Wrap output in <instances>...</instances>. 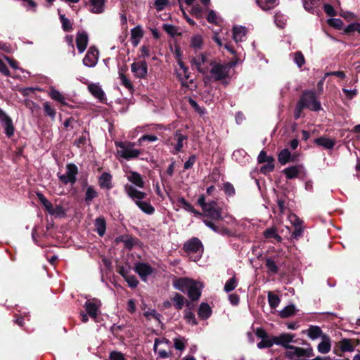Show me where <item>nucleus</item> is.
<instances>
[{
    "instance_id": "f257e3e1",
    "label": "nucleus",
    "mask_w": 360,
    "mask_h": 360,
    "mask_svg": "<svg viewBox=\"0 0 360 360\" xmlns=\"http://www.w3.org/2000/svg\"><path fill=\"white\" fill-rule=\"evenodd\" d=\"M173 287L183 293H187L193 302L199 300L203 285L202 283L188 277L175 278L172 282Z\"/></svg>"
},
{
    "instance_id": "f03ea898",
    "label": "nucleus",
    "mask_w": 360,
    "mask_h": 360,
    "mask_svg": "<svg viewBox=\"0 0 360 360\" xmlns=\"http://www.w3.org/2000/svg\"><path fill=\"white\" fill-rule=\"evenodd\" d=\"M198 205L203 211L202 216L214 221L223 220V209L216 200L206 202L205 195H201L198 200Z\"/></svg>"
},
{
    "instance_id": "7ed1b4c3",
    "label": "nucleus",
    "mask_w": 360,
    "mask_h": 360,
    "mask_svg": "<svg viewBox=\"0 0 360 360\" xmlns=\"http://www.w3.org/2000/svg\"><path fill=\"white\" fill-rule=\"evenodd\" d=\"M136 143L130 141H117V154L127 160L134 159L141 154V150L135 149Z\"/></svg>"
},
{
    "instance_id": "20e7f679",
    "label": "nucleus",
    "mask_w": 360,
    "mask_h": 360,
    "mask_svg": "<svg viewBox=\"0 0 360 360\" xmlns=\"http://www.w3.org/2000/svg\"><path fill=\"white\" fill-rule=\"evenodd\" d=\"M297 102L304 108L311 111L318 112L321 110V103L317 100L315 92L313 91H304Z\"/></svg>"
},
{
    "instance_id": "39448f33",
    "label": "nucleus",
    "mask_w": 360,
    "mask_h": 360,
    "mask_svg": "<svg viewBox=\"0 0 360 360\" xmlns=\"http://www.w3.org/2000/svg\"><path fill=\"white\" fill-rule=\"evenodd\" d=\"M183 250L188 255L197 254L196 258L199 259L203 253L204 248L198 238L193 237L184 243Z\"/></svg>"
},
{
    "instance_id": "423d86ee",
    "label": "nucleus",
    "mask_w": 360,
    "mask_h": 360,
    "mask_svg": "<svg viewBox=\"0 0 360 360\" xmlns=\"http://www.w3.org/2000/svg\"><path fill=\"white\" fill-rule=\"evenodd\" d=\"M78 174V167L74 163L66 165V172L63 174H58L59 180L65 185L71 184H75L77 181V175Z\"/></svg>"
},
{
    "instance_id": "0eeeda50",
    "label": "nucleus",
    "mask_w": 360,
    "mask_h": 360,
    "mask_svg": "<svg viewBox=\"0 0 360 360\" xmlns=\"http://www.w3.org/2000/svg\"><path fill=\"white\" fill-rule=\"evenodd\" d=\"M101 301L94 298L88 300L84 303V307L86 314L93 319H96L98 316L99 309L101 307Z\"/></svg>"
},
{
    "instance_id": "6e6552de",
    "label": "nucleus",
    "mask_w": 360,
    "mask_h": 360,
    "mask_svg": "<svg viewBox=\"0 0 360 360\" xmlns=\"http://www.w3.org/2000/svg\"><path fill=\"white\" fill-rule=\"evenodd\" d=\"M295 335L292 333H283L278 336H274V342L277 345H281L283 347L290 349L293 348V345H290V342H296L294 340Z\"/></svg>"
},
{
    "instance_id": "1a4fd4ad",
    "label": "nucleus",
    "mask_w": 360,
    "mask_h": 360,
    "mask_svg": "<svg viewBox=\"0 0 360 360\" xmlns=\"http://www.w3.org/2000/svg\"><path fill=\"white\" fill-rule=\"evenodd\" d=\"M131 70L136 77L144 79L148 75V64L145 60L134 62L131 65Z\"/></svg>"
},
{
    "instance_id": "9d476101",
    "label": "nucleus",
    "mask_w": 360,
    "mask_h": 360,
    "mask_svg": "<svg viewBox=\"0 0 360 360\" xmlns=\"http://www.w3.org/2000/svg\"><path fill=\"white\" fill-rule=\"evenodd\" d=\"M134 271L142 281H146L148 276L153 273L154 269L148 263L137 262L135 264Z\"/></svg>"
},
{
    "instance_id": "9b49d317",
    "label": "nucleus",
    "mask_w": 360,
    "mask_h": 360,
    "mask_svg": "<svg viewBox=\"0 0 360 360\" xmlns=\"http://www.w3.org/2000/svg\"><path fill=\"white\" fill-rule=\"evenodd\" d=\"M98 60V50L95 46H91L83 59V64L87 67H94Z\"/></svg>"
},
{
    "instance_id": "f8f14e48",
    "label": "nucleus",
    "mask_w": 360,
    "mask_h": 360,
    "mask_svg": "<svg viewBox=\"0 0 360 360\" xmlns=\"http://www.w3.org/2000/svg\"><path fill=\"white\" fill-rule=\"evenodd\" d=\"M89 91L98 101L104 104H107V98L105 92L98 84L91 83L88 85Z\"/></svg>"
},
{
    "instance_id": "ddd939ff",
    "label": "nucleus",
    "mask_w": 360,
    "mask_h": 360,
    "mask_svg": "<svg viewBox=\"0 0 360 360\" xmlns=\"http://www.w3.org/2000/svg\"><path fill=\"white\" fill-rule=\"evenodd\" d=\"M0 122L4 124L5 134L8 137L14 134L15 128L11 118L6 112L0 109Z\"/></svg>"
},
{
    "instance_id": "4468645a",
    "label": "nucleus",
    "mask_w": 360,
    "mask_h": 360,
    "mask_svg": "<svg viewBox=\"0 0 360 360\" xmlns=\"http://www.w3.org/2000/svg\"><path fill=\"white\" fill-rule=\"evenodd\" d=\"M124 190L127 195L131 198L134 202L135 200H141L146 197V193L137 190L134 186L130 184H125Z\"/></svg>"
},
{
    "instance_id": "2eb2a0df",
    "label": "nucleus",
    "mask_w": 360,
    "mask_h": 360,
    "mask_svg": "<svg viewBox=\"0 0 360 360\" xmlns=\"http://www.w3.org/2000/svg\"><path fill=\"white\" fill-rule=\"evenodd\" d=\"M211 65H212V67L210 73L214 76L216 81L222 80L227 77V70L224 65L213 63H211Z\"/></svg>"
},
{
    "instance_id": "dca6fc26",
    "label": "nucleus",
    "mask_w": 360,
    "mask_h": 360,
    "mask_svg": "<svg viewBox=\"0 0 360 360\" xmlns=\"http://www.w3.org/2000/svg\"><path fill=\"white\" fill-rule=\"evenodd\" d=\"M341 352H353L354 350V346L352 342L351 339L344 338L337 343V345L334 347V353L340 355L338 351Z\"/></svg>"
},
{
    "instance_id": "f3484780",
    "label": "nucleus",
    "mask_w": 360,
    "mask_h": 360,
    "mask_svg": "<svg viewBox=\"0 0 360 360\" xmlns=\"http://www.w3.org/2000/svg\"><path fill=\"white\" fill-rule=\"evenodd\" d=\"M89 37L86 32H78L76 36V45L79 53H83L87 47Z\"/></svg>"
},
{
    "instance_id": "a211bd4d",
    "label": "nucleus",
    "mask_w": 360,
    "mask_h": 360,
    "mask_svg": "<svg viewBox=\"0 0 360 360\" xmlns=\"http://www.w3.org/2000/svg\"><path fill=\"white\" fill-rule=\"evenodd\" d=\"M127 179L138 188H143L145 186V182L142 176L137 172L129 171L128 172Z\"/></svg>"
},
{
    "instance_id": "6ab92c4d",
    "label": "nucleus",
    "mask_w": 360,
    "mask_h": 360,
    "mask_svg": "<svg viewBox=\"0 0 360 360\" xmlns=\"http://www.w3.org/2000/svg\"><path fill=\"white\" fill-rule=\"evenodd\" d=\"M112 176L110 173L103 172L98 178V184L101 188L110 190L113 185L112 184Z\"/></svg>"
},
{
    "instance_id": "aec40b11",
    "label": "nucleus",
    "mask_w": 360,
    "mask_h": 360,
    "mask_svg": "<svg viewBox=\"0 0 360 360\" xmlns=\"http://www.w3.org/2000/svg\"><path fill=\"white\" fill-rule=\"evenodd\" d=\"M143 37V30L141 25H137L131 30V39L134 46H137Z\"/></svg>"
},
{
    "instance_id": "412c9836",
    "label": "nucleus",
    "mask_w": 360,
    "mask_h": 360,
    "mask_svg": "<svg viewBox=\"0 0 360 360\" xmlns=\"http://www.w3.org/2000/svg\"><path fill=\"white\" fill-rule=\"evenodd\" d=\"M212 308L207 303L202 302L200 304L198 311V315L199 318L202 320H206L210 318L212 315Z\"/></svg>"
},
{
    "instance_id": "4be33fe9",
    "label": "nucleus",
    "mask_w": 360,
    "mask_h": 360,
    "mask_svg": "<svg viewBox=\"0 0 360 360\" xmlns=\"http://www.w3.org/2000/svg\"><path fill=\"white\" fill-rule=\"evenodd\" d=\"M317 349L321 354H327L330 351V339L327 335H322V341L318 345Z\"/></svg>"
},
{
    "instance_id": "5701e85b",
    "label": "nucleus",
    "mask_w": 360,
    "mask_h": 360,
    "mask_svg": "<svg viewBox=\"0 0 360 360\" xmlns=\"http://www.w3.org/2000/svg\"><path fill=\"white\" fill-rule=\"evenodd\" d=\"M314 143L320 146H323L326 149H332L335 145V141L328 139L324 136L318 137L314 139Z\"/></svg>"
},
{
    "instance_id": "b1692460",
    "label": "nucleus",
    "mask_w": 360,
    "mask_h": 360,
    "mask_svg": "<svg viewBox=\"0 0 360 360\" xmlns=\"http://www.w3.org/2000/svg\"><path fill=\"white\" fill-rule=\"evenodd\" d=\"M247 30L243 26H234L233 27V39L236 42L242 41L246 36Z\"/></svg>"
},
{
    "instance_id": "393cba45",
    "label": "nucleus",
    "mask_w": 360,
    "mask_h": 360,
    "mask_svg": "<svg viewBox=\"0 0 360 360\" xmlns=\"http://www.w3.org/2000/svg\"><path fill=\"white\" fill-rule=\"evenodd\" d=\"M300 165H294L285 168L283 173L285 175L287 179L297 178L300 172Z\"/></svg>"
},
{
    "instance_id": "a878e982",
    "label": "nucleus",
    "mask_w": 360,
    "mask_h": 360,
    "mask_svg": "<svg viewBox=\"0 0 360 360\" xmlns=\"http://www.w3.org/2000/svg\"><path fill=\"white\" fill-rule=\"evenodd\" d=\"M292 154L288 148L281 150L278 154V160L281 165H285L294 160L290 159Z\"/></svg>"
},
{
    "instance_id": "bb28decb",
    "label": "nucleus",
    "mask_w": 360,
    "mask_h": 360,
    "mask_svg": "<svg viewBox=\"0 0 360 360\" xmlns=\"http://www.w3.org/2000/svg\"><path fill=\"white\" fill-rule=\"evenodd\" d=\"M206 56L202 53L198 56V58H193V63L195 65L198 70L200 72L205 74L208 71L207 67H202V65L206 62Z\"/></svg>"
},
{
    "instance_id": "cd10ccee",
    "label": "nucleus",
    "mask_w": 360,
    "mask_h": 360,
    "mask_svg": "<svg viewBox=\"0 0 360 360\" xmlns=\"http://www.w3.org/2000/svg\"><path fill=\"white\" fill-rule=\"evenodd\" d=\"M178 202L181 207L186 211L193 213L195 216H202V213L196 210L193 206L188 202L184 197L179 198L177 200Z\"/></svg>"
},
{
    "instance_id": "c85d7f7f",
    "label": "nucleus",
    "mask_w": 360,
    "mask_h": 360,
    "mask_svg": "<svg viewBox=\"0 0 360 360\" xmlns=\"http://www.w3.org/2000/svg\"><path fill=\"white\" fill-rule=\"evenodd\" d=\"M94 226L96 231L100 236H103L106 230V221L104 217H98L95 220Z\"/></svg>"
},
{
    "instance_id": "c756f323",
    "label": "nucleus",
    "mask_w": 360,
    "mask_h": 360,
    "mask_svg": "<svg viewBox=\"0 0 360 360\" xmlns=\"http://www.w3.org/2000/svg\"><path fill=\"white\" fill-rule=\"evenodd\" d=\"M174 139L176 141V145L174 148L176 152L181 151L184 146L183 142L187 140L188 136L186 135L182 134L181 130H176L174 133Z\"/></svg>"
},
{
    "instance_id": "7c9ffc66",
    "label": "nucleus",
    "mask_w": 360,
    "mask_h": 360,
    "mask_svg": "<svg viewBox=\"0 0 360 360\" xmlns=\"http://www.w3.org/2000/svg\"><path fill=\"white\" fill-rule=\"evenodd\" d=\"M135 204L147 214H153L155 212V208L150 202L135 200Z\"/></svg>"
},
{
    "instance_id": "2f4dec72",
    "label": "nucleus",
    "mask_w": 360,
    "mask_h": 360,
    "mask_svg": "<svg viewBox=\"0 0 360 360\" xmlns=\"http://www.w3.org/2000/svg\"><path fill=\"white\" fill-rule=\"evenodd\" d=\"M265 266L267 269V272L270 274H277L279 271L278 266L276 262L271 258L267 257L265 259Z\"/></svg>"
},
{
    "instance_id": "473e14b6",
    "label": "nucleus",
    "mask_w": 360,
    "mask_h": 360,
    "mask_svg": "<svg viewBox=\"0 0 360 360\" xmlns=\"http://www.w3.org/2000/svg\"><path fill=\"white\" fill-rule=\"evenodd\" d=\"M171 300L176 310L179 311L183 309L185 304V297L181 294L175 292Z\"/></svg>"
},
{
    "instance_id": "72a5a7b5",
    "label": "nucleus",
    "mask_w": 360,
    "mask_h": 360,
    "mask_svg": "<svg viewBox=\"0 0 360 360\" xmlns=\"http://www.w3.org/2000/svg\"><path fill=\"white\" fill-rule=\"evenodd\" d=\"M278 0H256L257 5L263 10L268 11L278 5Z\"/></svg>"
},
{
    "instance_id": "f704fd0d",
    "label": "nucleus",
    "mask_w": 360,
    "mask_h": 360,
    "mask_svg": "<svg viewBox=\"0 0 360 360\" xmlns=\"http://www.w3.org/2000/svg\"><path fill=\"white\" fill-rule=\"evenodd\" d=\"M308 336L312 339L315 340L319 337L322 338L323 334L322 330L319 326H310L307 330Z\"/></svg>"
},
{
    "instance_id": "c9c22d12",
    "label": "nucleus",
    "mask_w": 360,
    "mask_h": 360,
    "mask_svg": "<svg viewBox=\"0 0 360 360\" xmlns=\"http://www.w3.org/2000/svg\"><path fill=\"white\" fill-rule=\"evenodd\" d=\"M90 4L93 6L92 13L98 14L104 11L105 0H90Z\"/></svg>"
},
{
    "instance_id": "e433bc0d",
    "label": "nucleus",
    "mask_w": 360,
    "mask_h": 360,
    "mask_svg": "<svg viewBox=\"0 0 360 360\" xmlns=\"http://www.w3.org/2000/svg\"><path fill=\"white\" fill-rule=\"evenodd\" d=\"M98 195V192L91 186L87 187L84 196V201L87 205Z\"/></svg>"
},
{
    "instance_id": "4c0bfd02",
    "label": "nucleus",
    "mask_w": 360,
    "mask_h": 360,
    "mask_svg": "<svg viewBox=\"0 0 360 360\" xmlns=\"http://www.w3.org/2000/svg\"><path fill=\"white\" fill-rule=\"evenodd\" d=\"M238 281L235 276L229 278L224 286V290L226 292H230L233 291L238 285Z\"/></svg>"
},
{
    "instance_id": "58836bf2",
    "label": "nucleus",
    "mask_w": 360,
    "mask_h": 360,
    "mask_svg": "<svg viewBox=\"0 0 360 360\" xmlns=\"http://www.w3.org/2000/svg\"><path fill=\"white\" fill-rule=\"evenodd\" d=\"M296 308L294 304H289L286 306L279 313L281 318H288L295 314Z\"/></svg>"
},
{
    "instance_id": "ea45409f",
    "label": "nucleus",
    "mask_w": 360,
    "mask_h": 360,
    "mask_svg": "<svg viewBox=\"0 0 360 360\" xmlns=\"http://www.w3.org/2000/svg\"><path fill=\"white\" fill-rule=\"evenodd\" d=\"M50 97L60 103L63 105H67V103L65 102V97L63 95L60 94V92L55 89H51L49 92Z\"/></svg>"
},
{
    "instance_id": "a19ab883",
    "label": "nucleus",
    "mask_w": 360,
    "mask_h": 360,
    "mask_svg": "<svg viewBox=\"0 0 360 360\" xmlns=\"http://www.w3.org/2000/svg\"><path fill=\"white\" fill-rule=\"evenodd\" d=\"M274 336H269L262 339L259 342L257 343V347L259 349H265L271 347L275 344Z\"/></svg>"
},
{
    "instance_id": "79ce46f5",
    "label": "nucleus",
    "mask_w": 360,
    "mask_h": 360,
    "mask_svg": "<svg viewBox=\"0 0 360 360\" xmlns=\"http://www.w3.org/2000/svg\"><path fill=\"white\" fill-rule=\"evenodd\" d=\"M37 196L39 202L41 203L44 208L48 212H50L51 209H52L53 205L52 203L44 196V195L41 193H37Z\"/></svg>"
},
{
    "instance_id": "37998d69",
    "label": "nucleus",
    "mask_w": 360,
    "mask_h": 360,
    "mask_svg": "<svg viewBox=\"0 0 360 360\" xmlns=\"http://www.w3.org/2000/svg\"><path fill=\"white\" fill-rule=\"evenodd\" d=\"M269 162H266V165H263L260 168V172L263 174H266L268 173L272 172L275 169L274 165V158H270Z\"/></svg>"
},
{
    "instance_id": "c03bdc74",
    "label": "nucleus",
    "mask_w": 360,
    "mask_h": 360,
    "mask_svg": "<svg viewBox=\"0 0 360 360\" xmlns=\"http://www.w3.org/2000/svg\"><path fill=\"white\" fill-rule=\"evenodd\" d=\"M268 301L271 309H275L279 304L281 300L279 297L272 292H268Z\"/></svg>"
},
{
    "instance_id": "a18cd8bd",
    "label": "nucleus",
    "mask_w": 360,
    "mask_h": 360,
    "mask_svg": "<svg viewBox=\"0 0 360 360\" xmlns=\"http://www.w3.org/2000/svg\"><path fill=\"white\" fill-rule=\"evenodd\" d=\"M44 114L46 116H49L52 120H53L56 117V111L54 108H53L49 102H45L43 104Z\"/></svg>"
},
{
    "instance_id": "49530a36",
    "label": "nucleus",
    "mask_w": 360,
    "mask_h": 360,
    "mask_svg": "<svg viewBox=\"0 0 360 360\" xmlns=\"http://www.w3.org/2000/svg\"><path fill=\"white\" fill-rule=\"evenodd\" d=\"M188 103L193 108V110L198 112L200 115H203L206 113V109L204 107H200L198 103L193 99L191 97H189L188 99Z\"/></svg>"
},
{
    "instance_id": "de8ad7c7",
    "label": "nucleus",
    "mask_w": 360,
    "mask_h": 360,
    "mask_svg": "<svg viewBox=\"0 0 360 360\" xmlns=\"http://www.w3.org/2000/svg\"><path fill=\"white\" fill-rule=\"evenodd\" d=\"M162 28L169 36L172 37L180 34V33L178 32L177 27L173 25L164 24Z\"/></svg>"
},
{
    "instance_id": "09e8293b",
    "label": "nucleus",
    "mask_w": 360,
    "mask_h": 360,
    "mask_svg": "<svg viewBox=\"0 0 360 360\" xmlns=\"http://www.w3.org/2000/svg\"><path fill=\"white\" fill-rule=\"evenodd\" d=\"M60 20L62 23L63 30L65 32H70L73 27L72 23L69 19H68L65 15H60Z\"/></svg>"
},
{
    "instance_id": "8fccbe9b",
    "label": "nucleus",
    "mask_w": 360,
    "mask_h": 360,
    "mask_svg": "<svg viewBox=\"0 0 360 360\" xmlns=\"http://www.w3.org/2000/svg\"><path fill=\"white\" fill-rule=\"evenodd\" d=\"M264 236L266 238H275L278 241L281 240V237L276 233L274 228L266 229L264 232Z\"/></svg>"
},
{
    "instance_id": "3c124183",
    "label": "nucleus",
    "mask_w": 360,
    "mask_h": 360,
    "mask_svg": "<svg viewBox=\"0 0 360 360\" xmlns=\"http://www.w3.org/2000/svg\"><path fill=\"white\" fill-rule=\"evenodd\" d=\"M274 21L276 25L281 28L284 27L286 24V19L281 11L276 13Z\"/></svg>"
},
{
    "instance_id": "603ef678",
    "label": "nucleus",
    "mask_w": 360,
    "mask_h": 360,
    "mask_svg": "<svg viewBox=\"0 0 360 360\" xmlns=\"http://www.w3.org/2000/svg\"><path fill=\"white\" fill-rule=\"evenodd\" d=\"M49 214L56 217H64L65 215V212L60 205H56L55 207H53V206L52 207V209H51Z\"/></svg>"
},
{
    "instance_id": "864d4df0",
    "label": "nucleus",
    "mask_w": 360,
    "mask_h": 360,
    "mask_svg": "<svg viewBox=\"0 0 360 360\" xmlns=\"http://www.w3.org/2000/svg\"><path fill=\"white\" fill-rule=\"evenodd\" d=\"M328 24L329 26L335 28L337 30H342L343 27L344 22L342 20L338 18H330L328 20Z\"/></svg>"
},
{
    "instance_id": "5fc2aeb1",
    "label": "nucleus",
    "mask_w": 360,
    "mask_h": 360,
    "mask_svg": "<svg viewBox=\"0 0 360 360\" xmlns=\"http://www.w3.org/2000/svg\"><path fill=\"white\" fill-rule=\"evenodd\" d=\"M294 61L299 68H302L305 63V58L303 53L298 51L294 53Z\"/></svg>"
},
{
    "instance_id": "6e6d98bb",
    "label": "nucleus",
    "mask_w": 360,
    "mask_h": 360,
    "mask_svg": "<svg viewBox=\"0 0 360 360\" xmlns=\"http://www.w3.org/2000/svg\"><path fill=\"white\" fill-rule=\"evenodd\" d=\"M184 318L187 321V322L191 323L192 325H197L198 322L195 319V316L193 312L190 309L184 310Z\"/></svg>"
},
{
    "instance_id": "4d7b16f0",
    "label": "nucleus",
    "mask_w": 360,
    "mask_h": 360,
    "mask_svg": "<svg viewBox=\"0 0 360 360\" xmlns=\"http://www.w3.org/2000/svg\"><path fill=\"white\" fill-rule=\"evenodd\" d=\"M174 346L176 349L183 351L186 347V340L184 338H177L174 340Z\"/></svg>"
},
{
    "instance_id": "13d9d810",
    "label": "nucleus",
    "mask_w": 360,
    "mask_h": 360,
    "mask_svg": "<svg viewBox=\"0 0 360 360\" xmlns=\"http://www.w3.org/2000/svg\"><path fill=\"white\" fill-rule=\"evenodd\" d=\"M135 241L136 238H134L132 236L126 235V238L124 241V248L129 250H131L135 245Z\"/></svg>"
},
{
    "instance_id": "bf43d9fd",
    "label": "nucleus",
    "mask_w": 360,
    "mask_h": 360,
    "mask_svg": "<svg viewBox=\"0 0 360 360\" xmlns=\"http://www.w3.org/2000/svg\"><path fill=\"white\" fill-rule=\"evenodd\" d=\"M224 192L228 196H233L236 193L234 186L230 182H226L224 184Z\"/></svg>"
},
{
    "instance_id": "052dcab7",
    "label": "nucleus",
    "mask_w": 360,
    "mask_h": 360,
    "mask_svg": "<svg viewBox=\"0 0 360 360\" xmlns=\"http://www.w3.org/2000/svg\"><path fill=\"white\" fill-rule=\"evenodd\" d=\"M299 224H295V229L291 234V237L293 239L298 240L300 237L302 236L304 229L302 226H299Z\"/></svg>"
},
{
    "instance_id": "680f3d73",
    "label": "nucleus",
    "mask_w": 360,
    "mask_h": 360,
    "mask_svg": "<svg viewBox=\"0 0 360 360\" xmlns=\"http://www.w3.org/2000/svg\"><path fill=\"white\" fill-rule=\"evenodd\" d=\"M120 77L122 81V84L125 86L128 89H133L134 86L132 83L130 82L129 79L126 77V75L122 72H120Z\"/></svg>"
},
{
    "instance_id": "e2e57ef3",
    "label": "nucleus",
    "mask_w": 360,
    "mask_h": 360,
    "mask_svg": "<svg viewBox=\"0 0 360 360\" xmlns=\"http://www.w3.org/2000/svg\"><path fill=\"white\" fill-rule=\"evenodd\" d=\"M202 44V39L200 35H195L191 39V46L195 49H200Z\"/></svg>"
},
{
    "instance_id": "0e129e2a",
    "label": "nucleus",
    "mask_w": 360,
    "mask_h": 360,
    "mask_svg": "<svg viewBox=\"0 0 360 360\" xmlns=\"http://www.w3.org/2000/svg\"><path fill=\"white\" fill-rule=\"evenodd\" d=\"M158 139V136L153 134H144L138 140V142L139 143V145H141L144 141H150L153 142L156 141Z\"/></svg>"
},
{
    "instance_id": "69168bd1",
    "label": "nucleus",
    "mask_w": 360,
    "mask_h": 360,
    "mask_svg": "<svg viewBox=\"0 0 360 360\" xmlns=\"http://www.w3.org/2000/svg\"><path fill=\"white\" fill-rule=\"evenodd\" d=\"M124 280L128 283L129 286L132 288H136L139 284V281L134 275H129Z\"/></svg>"
},
{
    "instance_id": "338daca9",
    "label": "nucleus",
    "mask_w": 360,
    "mask_h": 360,
    "mask_svg": "<svg viewBox=\"0 0 360 360\" xmlns=\"http://www.w3.org/2000/svg\"><path fill=\"white\" fill-rule=\"evenodd\" d=\"M23 1V6L27 10L35 11L37 7V4L34 0H22Z\"/></svg>"
},
{
    "instance_id": "774afa93",
    "label": "nucleus",
    "mask_w": 360,
    "mask_h": 360,
    "mask_svg": "<svg viewBox=\"0 0 360 360\" xmlns=\"http://www.w3.org/2000/svg\"><path fill=\"white\" fill-rule=\"evenodd\" d=\"M109 359L110 360H126L124 354L117 351H112L109 354Z\"/></svg>"
}]
</instances>
